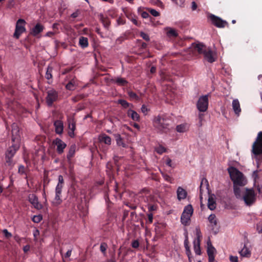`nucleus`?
Listing matches in <instances>:
<instances>
[{"label":"nucleus","mask_w":262,"mask_h":262,"mask_svg":"<svg viewBox=\"0 0 262 262\" xmlns=\"http://www.w3.org/2000/svg\"><path fill=\"white\" fill-rule=\"evenodd\" d=\"M99 140L100 142H103L108 145H111L112 142L111 137L104 134L99 136Z\"/></svg>","instance_id":"412c9836"},{"label":"nucleus","mask_w":262,"mask_h":262,"mask_svg":"<svg viewBox=\"0 0 262 262\" xmlns=\"http://www.w3.org/2000/svg\"><path fill=\"white\" fill-rule=\"evenodd\" d=\"M12 157H9V156H7L6 155V163L9 166H11L12 165Z\"/></svg>","instance_id":"052dcab7"},{"label":"nucleus","mask_w":262,"mask_h":262,"mask_svg":"<svg viewBox=\"0 0 262 262\" xmlns=\"http://www.w3.org/2000/svg\"><path fill=\"white\" fill-rule=\"evenodd\" d=\"M193 249L196 255H200L201 254V250L200 247L201 241L199 240H194L193 242Z\"/></svg>","instance_id":"5701e85b"},{"label":"nucleus","mask_w":262,"mask_h":262,"mask_svg":"<svg viewBox=\"0 0 262 262\" xmlns=\"http://www.w3.org/2000/svg\"><path fill=\"white\" fill-rule=\"evenodd\" d=\"M158 206L156 204H152L151 203H148V209L149 212L156 211L157 209Z\"/></svg>","instance_id":"de8ad7c7"},{"label":"nucleus","mask_w":262,"mask_h":262,"mask_svg":"<svg viewBox=\"0 0 262 262\" xmlns=\"http://www.w3.org/2000/svg\"><path fill=\"white\" fill-rule=\"evenodd\" d=\"M141 16L144 18H147L150 17V19L152 18L150 16L149 13L147 12L144 11L141 13Z\"/></svg>","instance_id":"13d9d810"},{"label":"nucleus","mask_w":262,"mask_h":262,"mask_svg":"<svg viewBox=\"0 0 262 262\" xmlns=\"http://www.w3.org/2000/svg\"><path fill=\"white\" fill-rule=\"evenodd\" d=\"M127 115L134 121H139L140 120V115L132 108H129L127 112Z\"/></svg>","instance_id":"6ab92c4d"},{"label":"nucleus","mask_w":262,"mask_h":262,"mask_svg":"<svg viewBox=\"0 0 262 262\" xmlns=\"http://www.w3.org/2000/svg\"><path fill=\"white\" fill-rule=\"evenodd\" d=\"M107 248V245L105 243H102L100 246V250L104 254L106 253V250Z\"/></svg>","instance_id":"a18cd8bd"},{"label":"nucleus","mask_w":262,"mask_h":262,"mask_svg":"<svg viewBox=\"0 0 262 262\" xmlns=\"http://www.w3.org/2000/svg\"><path fill=\"white\" fill-rule=\"evenodd\" d=\"M76 150V145H72L69 150L67 156V158L69 161H70L71 159L74 156Z\"/></svg>","instance_id":"c85d7f7f"},{"label":"nucleus","mask_w":262,"mask_h":262,"mask_svg":"<svg viewBox=\"0 0 262 262\" xmlns=\"http://www.w3.org/2000/svg\"><path fill=\"white\" fill-rule=\"evenodd\" d=\"M191 216H189L188 214H186L185 212H183L181 216V222L184 226H187L189 224L190 221V217Z\"/></svg>","instance_id":"4be33fe9"},{"label":"nucleus","mask_w":262,"mask_h":262,"mask_svg":"<svg viewBox=\"0 0 262 262\" xmlns=\"http://www.w3.org/2000/svg\"><path fill=\"white\" fill-rule=\"evenodd\" d=\"M3 232L4 234L5 237L7 238H9L12 236V234L10 232H9L7 229H4Z\"/></svg>","instance_id":"3c124183"},{"label":"nucleus","mask_w":262,"mask_h":262,"mask_svg":"<svg viewBox=\"0 0 262 262\" xmlns=\"http://www.w3.org/2000/svg\"><path fill=\"white\" fill-rule=\"evenodd\" d=\"M239 253L243 257H249L251 255L250 251L246 247V245H244L243 249L239 251Z\"/></svg>","instance_id":"c756f323"},{"label":"nucleus","mask_w":262,"mask_h":262,"mask_svg":"<svg viewBox=\"0 0 262 262\" xmlns=\"http://www.w3.org/2000/svg\"><path fill=\"white\" fill-rule=\"evenodd\" d=\"M30 246L29 245H27L24 247L23 251L25 253H27L30 250Z\"/></svg>","instance_id":"338daca9"},{"label":"nucleus","mask_w":262,"mask_h":262,"mask_svg":"<svg viewBox=\"0 0 262 262\" xmlns=\"http://www.w3.org/2000/svg\"><path fill=\"white\" fill-rule=\"evenodd\" d=\"M202 112H200L198 115V118L199 119V125L200 126H202V122L203 120L204 119V114H202Z\"/></svg>","instance_id":"864d4df0"},{"label":"nucleus","mask_w":262,"mask_h":262,"mask_svg":"<svg viewBox=\"0 0 262 262\" xmlns=\"http://www.w3.org/2000/svg\"><path fill=\"white\" fill-rule=\"evenodd\" d=\"M58 182L55 188V196L52 201V204L54 206L60 205L62 200L61 199V191L64 185L63 178L61 175H59L58 178Z\"/></svg>","instance_id":"7ed1b4c3"},{"label":"nucleus","mask_w":262,"mask_h":262,"mask_svg":"<svg viewBox=\"0 0 262 262\" xmlns=\"http://www.w3.org/2000/svg\"><path fill=\"white\" fill-rule=\"evenodd\" d=\"M203 55L205 59L209 63H213L215 61V58L214 57L213 52L209 48H207Z\"/></svg>","instance_id":"dca6fc26"},{"label":"nucleus","mask_w":262,"mask_h":262,"mask_svg":"<svg viewBox=\"0 0 262 262\" xmlns=\"http://www.w3.org/2000/svg\"><path fill=\"white\" fill-rule=\"evenodd\" d=\"M106 262H116V259H115V254H113L112 257H111V258L110 259H108Z\"/></svg>","instance_id":"774afa93"},{"label":"nucleus","mask_w":262,"mask_h":262,"mask_svg":"<svg viewBox=\"0 0 262 262\" xmlns=\"http://www.w3.org/2000/svg\"><path fill=\"white\" fill-rule=\"evenodd\" d=\"M66 80L68 81V83L66 85L67 90L73 91L78 85V80L76 76L74 75H69L67 76Z\"/></svg>","instance_id":"6e6552de"},{"label":"nucleus","mask_w":262,"mask_h":262,"mask_svg":"<svg viewBox=\"0 0 262 262\" xmlns=\"http://www.w3.org/2000/svg\"><path fill=\"white\" fill-rule=\"evenodd\" d=\"M147 216L148 221H147V223L151 224L153 221V214L151 213H148Z\"/></svg>","instance_id":"4d7b16f0"},{"label":"nucleus","mask_w":262,"mask_h":262,"mask_svg":"<svg viewBox=\"0 0 262 262\" xmlns=\"http://www.w3.org/2000/svg\"><path fill=\"white\" fill-rule=\"evenodd\" d=\"M44 26L40 23H37L32 29H30V34L37 37L44 30Z\"/></svg>","instance_id":"2eb2a0df"},{"label":"nucleus","mask_w":262,"mask_h":262,"mask_svg":"<svg viewBox=\"0 0 262 262\" xmlns=\"http://www.w3.org/2000/svg\"><path fill=\"white\" fill-rule=\"evenodd\" d=\"M193 212V209L192 205H188L185 207L183 212L186 213V214H188L189 216H192Z\"/></svg>","instance_id":"58836bf2"},{"label":"nucleus","mask_w":262,"mask_h":262,"mask_svg":"<svg viewBox=\"0 0 262 262\" xmlns=\"http://www.w3.org/2000/svg\"><path fill=\"white\" fill-rule=\"evenodd\" d=\"M149 12L154 16H158L160 15V13L153 9H149Z\"/></svg>","instance_id":"603ef678"},{"label":"nucleus","mask_w":262,"mask_h":262,"mask_svg":"<svg viewBox=\"0 0 262 262\" xmlns=\"http://www.w3.org/2000/svg\"><path fill=\"white\" fill-rule=\"evenodd\" d=\"M117 103L120 104L123 108H132L134 107L133 104L128 102L127 101L124 99H119L117 101Z\"/></svg>","instance_id":"a878e982"},{"label":"nucleus","mask_w":262,"mask_h":262,"mask_svg":"<svg viewBox=\"0 0 262 262\" xmlns=\"http://www.w3.org/2000/svg\"><path fill=\"white\" fill-rule=\"evenodd\" d=\"M155 150L156 151V152L157 153H158L159 154L161 155L163 153L166 152V149L164 147H163V146L159 145V146H158L156 148Z\"/></svg>","instance_id":"37998d69"},{"label":"nucleus","mask_w":262,"mask_h":262,"mask_svg":"<svg viewBox=\"0 0 262 262\" xmlns=\"http://www.w3.org/2000/svg\"><path fill=\"white\" fill-rule=\"evenodd\" d=\"M141 111L143 113L146 114L148 112V109L145 105L143 104L141 108Z\"/></svg>","instance_id":"69168bd1"},{"label":"nucleus","mask_w":262,"mask_h":262,"mask_svg":"<svg viewBox=\"0 0 262 262\" xmlns=\"http://www.w3.org/2000/svg\"><path fill=\"white\" fill-rule=\"evenodd\" d=\"M53 69L52 67H51V66L48 67V68L47 69L46 73V75H45V77L47 79L50 80V79H52Z\"/></svg>","instance_id":"c9c22d12"},{"label":"nucleus","mask_w":262,"mask_h":262,"mask_svg":"<svg viewBox=\"0 0 262 262\" xmlns=\"http://www.w3.org/2000/svg\"><path fill=\"white\" fill-rule=\"evenodd\" d=\"M162 175L165 181L170 183H173V179L166 173L162 172Z\"/></svg>","instance_id":"79ce46f5"},{"label":"nucleus","mask_w":262,"mask_h":262,"mask_svg":"<svg viewBox=\"0 0 262 262\" xmlns=\"http://www.w3.org/2000/svg\"><path fill=\"white\" fill-rule=\"evenodd\" d=\"M42 219L41 215H34L32 219V221L35 223H39Z\"/></svg>","instance_id":"c03bdc74"},{"label":"nucleus","mask_w":262,"mask_h":262,"mask_svg":"<svg viewBox=\"0 0 262 262\" xmlns=\"http://www.w3.org/2000/svg\"><path fill=\"white\" fill-rule=\"evenodd\" d=\"M100 20L101 23L103 24V26L106 29H108L110 24L111 21L108 18L104 17L103 15H100Z\"/></svg>","instance_id":"7c9ffc66"},{"label":"nucleus","mask_w":262,"mask_h":262,"mask_svg":"<svg viewBox=\"0 0 262 262\" xmlns=\"http://www.w3.org/2000/svg\"><path fill=\"white\" fill-rule=\"evenodd\" d=\"M252 152L255 156L262 154V132L258 133L252 147Z\"/></svg>","instance_id":"39448f33"},{"label":"nucleus","mask_w":262,"mask_h":262,"mask_svg":"<svg viewBox=\"0 0 262 262\" xmlns=\"http://www.w3.org/2000/svg\"><path fill=\"white\" fill-rule=\"evenodd\" d=\"M127 94L129 97L130 100H136L137 101H139L140 100V98L139 96H138L136 93L135 92L128 91H127Z\"/></svg>","instance_id":"f704fd0d"},{"label":"nucleus","mask_w":262,"mask_h":262,"mask_svg":"<svg viewBox=\"0 0 262 262\" xmlns=\"http://www.w3.org/2000/svg\"><path fill=\"white\" fill-rule=\"evenodd\" d=\"M195 234L196 238L194 240H199V241H201L202 235L201 231L199 227H196L195 228Z\"/></svg>","instance_id":"a19ab883"},{"label":"nucleus","mask_w":262,"mask_h":262,"mask_svg":"<svg viewBox=\"0 0 262 262\" xmlns=\"http://www.w3.org/2000/svg\"><path fill=\"white\" fill-rule=\"evenodd\" d=\"M58 98V93L54 90H50L47 92L46 102L48 106L52 105L54 102L56 101Z\"/></svg>","instance_id":"9d476101"},{"label":"nucleus","mask_w":262,"mask_h":262,"mask_svg":"<svg viewBox=\"0 0 262 262\" xmlns=\"http://www.w3.org/2000/svg\"><path fill=\"white\" fill-rule=\"evenodd\" d=\"M132 246L134 248H137L139 246V242L138 240H134L132 243Z\"/></svg>","instance_id":"5fc2aeb1"},{"label":"nucleus","mask_w":262,"mask_h":262,"mask_svg":"<svg viewBox=\"0 0 262 262\" xmlns=\"http://www.w3.org/2000/svg\"><path fill=\"white\" fill-rule=\"evenodd\" d=\"M117 144L118 146H122L125 147L126 144L124 143L122 138L121 137L120 134H116L115 135Z\"/></svg>","instance_id":"72a5a7b5"},{"label":"nucleus","mask_w":262,"mask_h":262,"mask_svg":"<svg viewBox=\"0 0 262 262\" xmlns=\"http://www.w3.org/2000/svg\"><path fill=\"white\" fill-rule=\"evenodd\" d=\"M231 179L234 184V193L237 199H242L244 195L243 192L245 189H241L239 186H244L243 174L234 167H230L228 168Z\"/></svg>","instance_id":"f257e3e1"},{"label":"nucleus","mask_w":262,"mask_h":262,"mask_svg":"<svg viewBox=\"0 0 262 262\" xmlns=\"http://www.w3.org/2000/svg\"><path fill=\"white\" fill-rule=\"evenodd\" d=\"M79 45L83 49L88 47L89 46L88 38L80 36L79 39Z\"/></svg>","instance_id":"cd10ccee"},{"label":"nucleus","mask_w":262,"mask_h":262,"mask_svg":"<svg viewBox=\"0 0 262 262\" xmlns=\"http://www.w3.org/2000/svg\"><path fill=\"white\" fill-rule=\"evenodd\" d=\"M12 145L7 149L6 155L9 157H13L16 151L19 148L20 142H12Z\"/></svg>","instance_id":"ddd939ff"},{"label":"nucleus","mask_w":262,"mask_h":262,"mask_svg":"<svg viewBox=\"0 0 262 262\" xmlns=\"http://www.w3.org/2000/svg\"><path fill=\"white\" fill-rule=\"evenodd\" d=\"M140 36L145 40L148 41L150 40V38L148 35L144 32H141L140 34Z\"/></svg>","instance_id":"09e8293b"},{"label":"nucleus","mask_w":262,"mask_h":262,"mask_svg":"<svg viewBox=\"0 0 262 262\" xmlns=\"http://www.w3.org/2000/svg\"><path fill=\"white\" fill-rule=\"evenodd\" d=\"M192 47L194 50L200 54H203L207 47L202 43H193L192 44Z\"/></svg>","instance_id":"f3484780"},{"label":"nucleus","mask_w":262,"mask_h":262,"mask_svg":"<svg viewBox=\"0 0 262 262\" xmlns=\"http://www.w3.org/2000/svg\"><path fill=\"white\" fill-rule=\"evenodd\" d=\"M243 193L242 199L247 205L250 206L255 202L256 194L253 189L245 188Z\"/></svg>","instance_id":"20e7f679"},{"label":"nucleus","mask_w":262,"mask_h":262,"mask_svg":"<svg viewBox=\"0 0 262 262\" xmlns=\"http://www.w3.org/2000/svg\"><path fill=\"white\" fill-rule=\"evenodd\" d=\"M55 132L58 135H61L63 130V123L62 121L57 120L54 122Z\"/></svg>","instance_id":"a211bd4d"},{"label":"nucleus","mask_w":262,"mask_h":262,"mask_svg":"<svg viewBox=\"0 0 262 262\" xmlns=\"http://www.w3.org/2000/svg\"><path fill=\"white\" fill-rule=\"evenodd\" d=\"M171 120L166 115H158L155 117L153 125L155 128L160 133H166L170 130Z\"/></svg>","instance_id":"f03ea898"},{"label":"nucleus","mask_w":262,"mask_h":262,"mask_svg":"<svg viewBox=\"0 0 262 262\" xmlns=\"http://www.w3.org/2000/svg\"><path fill=\"white\" fill-rule=\"evenodd\" d=\"M53 144L57 146L56 151L59 155L62 154L64 151V148L67 147V144L58 138L53 140Z\"/></svg>","instance_id":"f8f14e48"},{"label":"nucleus","mask_w":262,"mask_h":262,"mask_svg":"<svg viewBox=\"0 0 262 262\" xmlns=\"http://www.w3.org/2000/svg\"><path fill=\"white\" fill-rule=\"evenodd\" d=\"M26 22L24 19H18L16 23L15 31L13 37L16 39H18L20 35L26 31L25 26Z\"/></svg>","instance_id":"423d86ee"},{"label":"nucleus","mask_w":262,"mask_h":262,"mask_svg":"<svg viewBox=\"0 0 262 262\" xmlns=\"http://www.w3.org/2000/svg\"><path fill=\"white\" fill-rule=\"evenodd\" d=\"M14 6V0H9L7 3V7L9 9H11Z\"/></svg>","instance_id":"6e6d98bb"},{"label":"nucleus","mask_w":262,"mask_h":262,"mask_svg":"<svg viewBox=\"0 0 262 262\" xmlns=\"http://www.w3.org/2000/svg\"><path fill=\"white\" fill-rule=\"evenodd\" d=\"M229 260L231 262H238V257L236 256L230 255Z\"/></svg>","instance_id":"bf43d9fd"},{"label":"nucleus","mask_w":262,"mask_h":262,"mask_svg":"<svg viewBox=\"0 0 262 262\" xmlns=\"http://www.w3.org/2000/svg\"><path fill=\"white\" fill-rule=\"evenodd\" d=\"M68 127L69 129L68 134L70 137L73 138L74 137V131L76 129L75 122L73 120H72V122H69Z\"/></svg>","instance_id":"bb28decb"},{"label":"nucleus","mask_w":262,"mask_h":262,"mask_svg":"<svg viewBox=\"0 0 262 262\" xmlns=\"http://www.w3.org/2000/svg\"><path fill=\"white\" fill-rule=\"evenodd\" d=\"M26 168L24 165H20L18 167V172L21 175L26 174Z\"/></svg>","instance_id":"49530a36"},{"label":"nucleus","mask_w":262,"mask_h":262,"mask_svg":"<svg viewBox=\"0 0 262 262\" xmlns=\"http://www.w3.org/2000/svg\"><path fill=\"white\" fill-rule=\"evenodd\" d=\"M177 196L179 200L184 199L187 196V192L183 188L179 187L177 189Z\"/></svg>","instance_id":"b1692460"},{"label":"nucleus","mask_w":262,"mask_h":262,"mask_svg":"<svg viewBox=\"0 0 262 262\" xmlns=\"http://www.w3.org/2000/svg\"><path fill=\"white\" fill-rule=\"evenodd\" d=\"M113 81L117 83L118 85L120 86H124L126 85L128 82L124 78L121 77H117V78L113 79Z\"/></svg>","instance_id":"473e14b6"},{"label":"nucleus","mask_w":262,"mask_h":262,"mask_svg":"<svg viewBox=\"0 0 262 262\" xmlns=\"http://www.w3.org/2000/svg\"><path fill=\"white\" fill-rule=\"evenodd\" d=\"M232 106L236 114H238L241 112L240 104L238 99H234L232 101Z\"/></svg>","instance_id":"393cba45"},{"label":"nucleus","mask_w":262,"mask_h":262,"mask_svg":"<svg viewBox=\"0 0 262 262\" xmlns=\"http://www.w3.org/2000/svg\"><path fill=\"white\" fill-rule=\"evenodd\" d=\"M167 30L166 34L169 37H177L178 36V33L177 31L171 28H167Z\"/></svg>","instance_id":"2f4dec72"},{"label":"nucleus","mask_w":262,"mask_h":262,"mask_svg":"<svg viewBox=\"0 0 262 262\" xmlns=\"http://www.w3.org/2000/svg\"><path fill=\"white\" fill-rule=\"evenodd\" d=\"M185 250H186V255H190L191 254V251L189 245L184 246Z\"/></svg>","instance_id":"0e129e2a"},{"label":"nucleus","mask_w":262,"mask_h":262,"mask_svg":"<svg viewBox=\"0 0 262 262\" xmlns=\"http://www.w3.org/2000/svg\"><path fill=\"white\" fill-rule=\"evenodd\" d=\"M210 19L213 25L217 28H224L226 26L228 27V23L220 17L211 14L210 16Z\"/></svg>","instance_id":"1a4fd4ad"},{"label":"nucleus","mask_w":262,"mask_h":262,"mask_svg":"<svg viewBox=\"0 0 262 262\" xmlns=\"http://www.w3.org/2000/svg\"><path fill=\"white\" fill-rule=\"evenodd\" d=\"M207 245L208 248L207 250V252L208 256V259L212 260L213 258L215 257L214 254V252L216 251V250L210 243H209V242H208Z\"/></svg>","instance_id":"aec40b11"},{"label":"nucleus","mask_w":262,"mask_h":262,"mask_svg":"<svg viewBox=\"0 0 262 262\" xmlns=\"http://www.w3.org/2000/svg\"><path fill=\"white\" fill-rule=\"evenodd\" d=\"M208 207L211 210L215 208V202L212 197H209L208 200Z\"/></svg>","instance_id":"e433bc0d"},{"label":"nucleus","mask_w":262,"mask_h":262,"mask_svg":"<svg viewBox=\"0 0 262 262\" xmlns=\"http://www.w3.org/2000/svg\"><path fill=\"white\" fill-rule=\"evenodd\" d=\"M187 129V126L186 124H181L178 125L176 127V130L179 133L185 132Z\"/></svg>","instance_id":"4c0bfd02"},{"label":"nucleus","mask_w":262,"mask_h":262,"mask_svg":"<svg viewBox=\"0 0 262 262\" xmlns=\"http://www.w3.org/2000/svg\"><path fill=\"white\" fill-rule=\"evenodd\" d=\"M73 69V67H70V68H68L64 69L62 72V74L65 75V74L70 72L71 71H72Z\"/></svg>","instance_id":"680f3d73"},{"label":"nucleus","mask_w":262,"mask_h":262,"mask_svg":"<svg viewBox=\"0 0 262 262\" xmlns=\"http://www.w3.org/2000/svg\"><path fill=\"white\" fill-rule=\"evenodd\" d=\"M125 23V20L121 17H119L117 19V24L118 25H124Z\"/></svg>","instance_id":"e2e57ef3"},{"label":"nucleus","mask_w":262,"mask_h":262,"mask_svg":"<svg viewBox=\"0 0 262 262\" xmlns=\"http://www.w3.org/2000/svg\"><path fill=\"white\" fill-rule=\"evenodd\" d=\"M208 221L210 223L212 224L214 226H216L217 224L216 216L214 214H210L208 217Z\"/></svg>","instance_id":"ea45409f"},{"label":"nucleus","mask_w":262,"mask_h":262,"mask_svg":"<svg viewBox=\"0 0 262 262\" xmlns=\"http://www.w3.org/2000/svg\"><path fill=\"white\" fill-rule=\"evenodd\" d=\"M28 200L35 209L39 210L42 208V205L39 203L38 198L35 194H29L28 196Z\"/></svg>","instance_id":"4468645a"},{"label":"nucleus","mask_w":262,"mask_h":262,"mask_svg":"<svg viewBox=\"0 0 262 262\" xmlns=\"http://www.w3.org/2000/svg\"><path fill=\"white\" fill-rule=\"evenodd\" d=\"M208 95L201 96L196 103L197 109L200 112H205L208 107Z\"/></svg>","instance_id":"0eeeda50"},{"label":"nucleus","mask_w":262,"mask_h":262,"mask_svg":"<svg viewBox=\"0 0 262 262\" xmlns=\"http://www.w3.org/2000/svg\"><path fill=\"white\" fill-rule=\"evenodd\" d=\"M11 128L12 142H20L19 128L17 124L13 123Z\"/></svg>","instance_id":"9b49d317"},{"label":"nucleus","mask_w":262,"mask_h":262,"mask_svg":"<svg viewBox=\"0 0 262 262\" xmlns=\"http://www.w3.org/2000/svg\"><path fill=\"white\" fill-rule=\"evenodd\" d=\"M85 97V96L83 94H80L78 95H77L75 97L73 98V100L74 102H77L82 99H83Z\"/></svg>","instance_id":"8fccbe9b"}]
</instances>
